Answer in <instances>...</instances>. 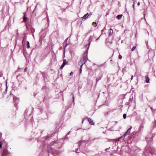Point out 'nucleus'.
I'll return each instance as SVG.
<instances>
[{
	"mask_svg": "<svg viewBox=\"0 0 156 156\" xmlns=\"http://www.w3.org/2000/svg\"><path fill=\"white\" fill-rule=\"evenodd\" d=\"M122 16V14L118 15L117 16L116 18L118 20H120Z\"/></svg>",
	"mask_w": 156,
	"mask_h": 156,
	"instance_id": "9d476101",
	"label": "nucleus"
},
{
	"mask_svg": "<svg viewBox=\"0 0 156 156\" xmlns=\"http://www.w3.org/2000/svg\"><path fill=\"white\" fill-rule=\"evenodd\" d=\"M2 143L1 142H0V149L2 147Z\"/></svg>",
	"mask_w": 156,
	"mask_h": 156,
	"instance_id": "bb28decb",
	"label": "nucleus"
},
{
	"mask_svg": "<svg viewBox=\"0 0 156 156\" xmlns=\"http://www.w3.org/2000/svg\"><path fill=\"white\" fill-rule=\"evenodd\" d=\"M18 30H17V34H18Z\"/></svg>",
	"mask_w": 156,
	"mask_h": 156,
	"instance_id": "49530a36",
	"label": "nucleus"
},
{
	"mask_svg": "<svg viewBox=\"0 0 156 156\" xmlns=\"http://www.w3.org/2000/svg\"><path fill=\"white\" fill-rule=\"evenodd\" d=\"M73 74V72H71L70 73V75H72Z\"/></svg>",
	"mask_w": 156,
	"mask_h": 156,
	"instance_id": "473e14b6",
	"label": "nucleus"
},
{
	"mask_svg": "<svg viewBox=\"0 0 156 156\" xmlns=\"http://www.w3.org/2000/svg\"><path fill=\"white\" fill-rule=\"evenodd\" d=\"M2 134L1 133H0V135L2 136Z\"/></svg>",
	"mask_w": 156,
	"mask_h": 156,
	"instance_id": "3c124183",
	"label": "nucleus"
},
{
	"mask_svg": "<svg viewBox=\"0 0 156 156\" xmlns=\"http://www.w3.org/2000/svg\"><path fill=\"white\" fill-rule=\"evenodd\" d=\"M146 82L147 83L149 82V79L148 77H146Z\"/></svg>",
	"mask_w": 156,
	"mask_h": 156,
	"instance_id": "a211bd4d",
	"label": "nucleus"
},
{
	"mask_svg": "<svg viewBox=\"0 0 156 156\" xmlns=\"http://www.w3.org/2000/svg\"><path fill=\"white\" fill-rule=\"evenodd\" d=\"M136 133L135 132H133L132 133L133 134V135H134Z\"/></svg>",
	"mask_w": 156,
	"mask_h": 156,
	"instance_id": "a18cd8bd",
	"label": "nucleus"
},
{
	"mask_svg": "<svg viewBox=\"0 0 156 156\" xmlns=\"http://www.w3.org/2000/svg\"><path fill=\"white\" fill-rule=\"evenodd\" d=\"M7 88H6V90L5 91V92L4 93H6L7 92Z\"/></svg>",
	"mask_w": 156,
	"mask_h": 156,
	"instance_id": "de8ad7c7",
	"label": "nucleus"
},
{
	"mask_svg": "<svg viewBox=\"0 0 156 156\" xmlns=\"http://www.w3.org/2000/svg\"><path fill=\"white\" fill-rule=\"evenodd\" d=\"M146 140L148 144L150 143L152 140V135L151 134H149V135L147 136L146 138Z\"/></svg>",
	"mask_w": 156,
	"mask_h": 156,
	"instance_id": "f03ea898",
	"label": "nucleus"
},
{
	"mask_svg": "<svg viewBox=\"0 0 156 156\" xmlns=\"http://www.w3.org/2000/svg\"><path fill=\"white\" fill-rule=\"evenodd\" d=\"M123 118L124 119H125L126 117V114H124L123 116Z\"/></svg>",
	"mask_w": 156,
	"mask_h": 156,
	"instance_id": "412c9836",
	"label": "nucleus"
},
{
	"mask_svg": "<svg viewBox=\"0 0 156 156\" xmlns=\"http://www.w3.org/2000/svg\"><path fill=\"white\" fill-rule=\"evenodd\" d=\"M133 9H134V4H133Z\"/></svg>",
	"mask_w": 156,
	"mask_h": 156,
	"instance_id": "c03bdc74",
	"label": "nucleus"
},
{
	"mask_svg": "<svg viewBox=\"0 0 156 156\" xmlns=\"http://www.w3.org/2000/svg\"><path fill=\"white\" fill-rule=\"evenodd\" d=\"M92 25L93 26H94V27H96L97 25V24H96V22H93V23H92Z\"/></svg>",
	"mask_w": 156,
	"mask_h": 156,
	"instance_id": "aec40b11",
	"label": "nucleus"
},
{
	"mask_svg": "<svg viewBox=\"0 0 156 156\" xmlns=\"http://www.w3.org/2000/svg\"><path fill=\"white\" fill-rule=\"evenodd\" d=\"M50 136H47L46 137V140H49V138L50 137Z\"/></svg>",
	"mask_w": 156,
	"mask_h": 156,
	"instance_id": "a878e982",
	"label": "nucleus"
},
{
	"mask_svg": "<svg viewBox=\"0 0 156 156\" xmlns=\"http://www.w3.org/2000/svg\"><path fill=\"white\" fill-rule=\"evenodd\" d=\"M27 18L24 16L23 17V21L25 22L27 21Z\"/></svg>",
	"mask_w": 156,
	"mask_h": 156,
	"instance_id": "dca6fc26",
	"label": "nucleus"
},
{
	"mask_svg": "<svg viewBox=\"0 0 156 156\" xmlns=\"http://www.w3.org/2000/svg\"><path fill=\"white\" fill-rule=\"evenodd\" d=\"M88 13H87L86 14L84 15V16L82 17L83 19H85L86 18L88 17H90L92 14V13H90L89 14H88Z\"/></svg>",
	"mask_w": 156,
	"mask_h": 156,
	"instance_id": "423d86ee",
	"label": "nucleus"
},
{
	"mask_svg": "<svg viewBox=\"0 0 156 156\" xmlns=\"http://www.w3.org/2000/svg\"><path fill=\"white\" fill-rule=\"evenodd\" d=\"M66 63L63 62L62 65L60 67V69H62L64 66L66 65Z\"/></svg>",
	"mask_w": 156,
	"mask_h": 156,
	"instance_id": "4468645a",
	"label": "nucleus"
},
{
	"mask_svg": "<svg viewBox=\"0 0 156 156\" xmlns=\"http://www.w3.org/2000/svg\"><path fill=\"white\" fill-rule=\"evenodd\" d=\"M133 76L132 75L131 76V80L133 79Z\"/></svg>",
	"mask_w": 156,
	"mask_h": 156,
	"instance_id": "79ce46f5",
	"label": "nucleus"
},
{
	"mask_svg": "<svg viewBox=\"0 0 156 156\" xmlns=\"http://www.w3.org/2000/svg\"><path fill=\"white\" fill-rule=\"evenodd\" d=\"M113 30L112 29H110L109 30V35H111L113 33Z\"/></svg>",
	"mask_w": 156,
	"mask_h": 156,
	"instance_id": "9b49d317",
	"label": "nucleus"
},
{
	"mask_svg": "<svg viewBox=\"0 0 156 156\" xmlns=\"http://www.w3.org/2000/svg\"><path fill=\"white\" fill-rule=\"evenodd\" d=\"M82 72V69L80 68V74Z\"/></svg>",
	"mask_w": 156,
	"mask_h": 156,
	"instance_id": "7c9ffc66",
	"label": "nucleus"
},
{
	"mask_svg": "<svg viewBox=\"0 0 156 156\" xmlns=\"http://www.w3.org/2000/svg\"><path fill=\"white\" fill-rule=\"evenodd\" d=\"M133 98H130L129 99V102H130V101H133Z\"/></svg>",
	"mask_w": 156,
	"mask_h": 156,
	"instance_id": "b1692460",
	"label": "nucleus"
},
{
	"mask_svg": "<svg viewBox=\"0 0 156 156\" xmlns=\"http://www.w3.org/2000/svg\"><path fill=\"white\" fill-rule=\"evenodd\" d=\"M151 109H153V108H152V107H151Z\"/></svg>",
	"mask_w": 156,
	"mask_h": 156,
	"instance_id": "603ef678",
	"label": "nucleus"
},
{
	"mask_svg": "<svg viewBox=\"0 0 156 156\" xmlns=\"http://www.w3.org/2000/svg\"><path fill=\"white\" fill-rule=\"evenodd\" d=\"M136 1H134V2H133V4H136Z\"/></svg>",
	"mask_w": 156,
	"mask_h": 156,
	"instance_id": "72a5a7b5",
	"label": "nucleus"
},
{
	"mask_svg": "<svg viewBox=\"0 0 156 156\" xmlns=\"http://www.w3.org/2000/svg\"><path fill=\"white\" fill-rule=\"evenodd\" d=\"M47 17V22L48 23L49 22V20L48 18Z\"/></svg>",
	"mask_w": 156,
	"mask_h": 156,
	"instance_id": "2f4dec72",
	"label": "nucleus"
},
{
	"mask_svg": "<svg viewBox=\"0 0 156 156\" xmlns=\"http://www.w3.org/2000/svg\"><path fill=\"white\" fill-rule=\"evenodd\" d=\"M140 5V2H138L137 3V5L138 6H139Z\"/></svg>",
	"mask_w": 156,
	"mask_h": 156,
	"instance_id": "37998d69",
	"label": "nucleus"
},
{
	"mask_svg": "<svg viewBox=\"0 0 156 156\" xmlns=\"http://www.w3.org/2000/svg\"><path fill=\"white\" fill-rule=\"evenodd\" d=\"M66 59H63V63H66Z\"/></svg>",
	"mask_w": 156,
	"mask_h": 156,
	"instance_id": "c85d7f7f",
	"label": "nucleus"
},
{
	"mask_svg": "<svg viewBox=\"0 0 156 156\" xmlns=\"http://www.w3.org/2000/svg\"><path fill=\"white\" fill-rule=\"evenodd\" d=\"M27 68H25V69H24V72H26V71H27Z\"/></svg>",
	"mask_w": 156,
	"mask_h": 156,
	"instance_id": "ea45409f",
	"label": "nucleus"
},
{
	"mask_svg": "<svg viewBox=\"0 0 156 156\" xmlns=\"http://www.w3.org/2000/svg\"><path fill=\"white\" fill-rule=\"evenodd\" d=\"M122 58V56L120 55H119V59H121Z\"/></svg>",
	"mask_w": 156,
	"mask_h": 156,
	"instance_id": "393cba45",
	"label": "nucleus"
},
{
	"mask_svg": "<svg viewBox=\"0 0 156 156\" xmlns=\"http://www.w3.org/2000/svg\"><path fill=\"white\" fill-rule=\"evenodd\" d=\"M100 36L99 37H98V38H97L96 40H95V41H97L98 40V39H99V38L100 37Z\"/></svg>",
	"mask_w": 156,
	"mask_h": 156,
	"instance_id": "f704fd0d",
	"label": "nucleus"
},
{
	"mask_svg": "<svg viewBox=\"0 0 156 156\" xmlns=\"http://www.w3.org/2000/svg\"><path fill=\"white\" fill-rule=\"evenodd\" d=\"M33 36L34 37V34H33Z\"/></svg>",
	"mask_w": 156,
	"mask_h": 156,
	"instance_id": "8fccbe9b",
	"label": "nucleus"
},
{
	"mask_svg": "<svg viewBox=\"0 0 156 156\" xmlns=\"http://www.w3.org/2000/svg\"><path fill=\"white\" fill-rule=\"evenodd\" d=\"M70 133V131H69V132L67 134H66V135L65 136V138L66 139H68V138L67 137V135H69V133Z\"/></svg>",
	"mask_w": 156,
	"mask_h": 156,
	"instance_id": "4be33fe9",
	"label": "nucleus"
},
{
	"mask_svg": "<svg viewBox=\"0 0 156 156\" xmlns=\"http://www.w3.org/2000/svg\"><path fill=\"white\" fill-rule=\"evenodd\" d=\"M72 94V98L73 99V105H74V104H75L74 101V95L73 94Z\"/></svg>",
	"mask_w": 156,
	"mask_h": 156,
	"instance_id": "2eb2a0df",
	"label": "nucleus"
},
{
	"mask_svg": "<svg viewBox=\"0 0 156 156\" xmlns=\"http://www.w3.org/2000/svg\"><path fill=\"white\" fill-rule=\"evenodd\" d=\"M1 135H0V138H1Z\"/></svg>",
	"mask_w": 156,
	"mask_h": 156,
	"instance_id": "864d4df0",
	"label": "nucleus"
},
{
	"mask_svg": "<svg viewBox=\"0 0 156 156\" xmlns=\"http://www.w3.org/2000/svg\"><path fill=\"white\" fill-rule=\"evenodd\" d=\"M76 153H78L79 152H77V150H78V148L76 149Z\"/></svg>",
	"mask_w": 156,
	"mask_h": 156,
	"instance_id": "58836bf2",
	"label": "nucleus"
},
{
	"mask_svg": "<svg viewBox=\"0 0 156 156\" xmlns=\"http://www.w3.org/2000/svg\"><path fill=\"white\" fill-rule=\"evenodd\" d=\"M3 74L2 73L0 74V77H2V76Z\"/></svg>",
	"mask_w": 156,
	"mask_h": 156,
	"instance_id": "e433bc0d",
	"label": "nucleus"
},
{
	"mask_svg": "<svg viewBox=\"0 0 156 156\" xmlns=\"http://www.w3.org/2000/svg\"><path fill=\"white\" fill-rule=\"evenodd\" d=\"M88 121L89 123L91 125H94V122H93V120L90 118H88Z\"/></svg>",
	"mask_w": 156,
	"mask_h": 156,
	"instance_id": "1a4fd4ad",
	"label": "nucleus"
},
{
	"mask_svg": "<svg viewBox=\"0 0 156 156\" xmlns=\"http://www.w3.org/2000/svg\"><path fill=\"white\" fill-rule=\"evenodd\" d=\"M13 100L15 103L14 105L16 107L17 106V104L19 102V99L16 96H13Z\"/></svg>",
	"mask_w": 156,
	"mask_h": 156,
	"instance_id": "20e7f679",
	"label": "nucleus"
},
{
	"mask_svg": "<svg viewBox=\"0 0 156 156\" xmlns=\"http://www.w3.org/2000/svg\"><path fill=\"white\" fill-rule=\"evenodd\" d=\"M96 38V37L95 35L93 34V35H91L90 36V38L89 40V43L87 45H89V46L88 47L87 49H88L89 45L90 44L91 42L93 41Z\"/></svg>",
	"mask_w": 156,
	"mask_h": 156,
	"instance_id": "7ed1b4c3",
	"label": "nucleus"
},
{
	"mask_svg": "<svg viewBox=\"0 0 156 156\" xmlns=\"http://www.w3.org/2000/svg\"><path fill=\"white\" fill-rule=\"evenodd\" d=\"M11 94L10 95H9V97H7V98H9V99L11 97Z\"/></svg>",
	"mask_w": 156,
	"mask_h": 156,
	"instance_id": "c9c22d12",
	"label": "nucleus"
},
{
	"mask_svg": "<svg viewBox=\"0 0 156 156\" xmlns=\"http://www.w3.org/2000/svg\"><path fill=\"white\" fill-rule=\"evenodd\" d=\"M68 38H66V39L65 41V43H66L65 44L66 45L64 47L65 48L67 47V45L69 44H67V41L68 40Z\"/></svg>",
	"mask_w": 156,
	"mask_h": 156,
	"instance_id": "ddd939ff",
	"label": "nucleus"
},
{
	"mask_svg": "<svg viewBox=\"0 0 156 156\" xmlns=\"http://www.w3.org/2000/svg\"><path fill=\"white\" fill-rule=\"evenodd\" d=\"M136 48V46L133 47L132 48L131 51H133V50H135V49Z\"/></svg>",
	"mask_w": 156,
	"mask_h": 156,
	"instance_id": "5701e85b",
	"label": "nucleus"
},
{
	"mask_svg": "<svg viewBox=\"0 0 156 156\" xmlns=\"http://www.w3.org/2000/svg\"><path fill=\"white\" fill-rule=\"evenodd\" d=\"M102 77V72H100L99 74V76H98V78H97L96 79H98L99 80L101 79Z\"/></svg>",
	"mask_w": 156,
	"mask_h": 156,
	"instance_id": "6e6552de",
	"label": "nucleus"
},
{
	"mask_svg": "<svg viewBox=\"0 0 156 156\" xmlns=\"http://www.w3.org/2000/svg\"><path fill=\"white\" fill-rule=\"evenodd\" d=\"M26 39L25 37H24L23 38V41L24 40Z\"/></svg>",
	"mask_w": 156,
	"mask_h": 156,
	"instance_id": "a19ab883",
	"label": "nucleus"
},
{
	"mask_svg": "<svg viewBox=\"0 0 156 156\" xmlns=\"http://www.w3.org/2000/svg\"><path fill=\"white\" fill-rule=\"evenodd\" d=\"M87 50L85 51L84 53V56L82 59H81L79 62V64H84L87 61Z\"/></svg>",
	"mask_w": 156,
	"mask_h": 156,
	"instance_id": "f257e3e1",
	"label": "nucleus"
},
{
	"mask_svg": "<svg viewBox=\"0 0 156 156\" xmlns=\"http://www.w3.org/2000/svg\"><path fill=\"white\" fill-rule=\"evenodd\" d=\"M99 81V80L98 79H96V83L98 82Z\"/></svg>",
	"mask_w": 156,
	"mask_h": 156,
	"instance_id": "4c0bfd02",
	"label": "nucleus"
},
{
	"mask_svg": "<svg viewBox=\"0 0 156 156\" xmlns=\"http://www.w3.org/2000/svg\"><path fill=\"white\" fill-rule=\"evenodd\" d=\"M130 103V102H129V101L128 102H126V105H129V104Z\"/></svg>",
	"mask_w": 156,
	"mask_h": 156,
	"instance_id": "cd10ccee",
	"label": "nucleus"
},
{
	"mask_svg": "<svg viewBox=\"0 0 156 156\" xmlns=\"http://www.w3.org/2000/svg\"><path fill=\"white\" fill-rule=\"evenodd\" d=\"M26 27H27V29L28 30V27L27 26H26Z\"/></svg>",
	"mask_w": 156,
	"mask_h": 156,
	"instance_id": "09e8293b",
	"label": "nucleus"
},
{
	"mask_svg": "<svg viewBox=\"0 0 156 156\" xmlns=\"http://www.w3.org/2000/svg\"><path fill=\"white\" fill-rule=\"evenodd\" d=\"M27 47L28 48H30L29 42L28 41L27 42Z\"/></svg>",
	"mask_w": 156,
	"mask_h": 156,
	"instance_id": "f3484780",
	"label": "nucleus"
},
{
	"mask_svg": "<svg viewBox=\"0 0 156 156\" xmlns=\"http://www.w3.org/2000/svg\"><path fill=\"white\" fill-rule=\"evenodd\" d=\"M132 128V126H130V128L128 129L127 131L125 133L124 135V137H125L126 135H128L129 134L130 132V130Z\"/></svg>",
	"mask_w": 156,
	"mask_h": 156,
	"instance_id": "0eeeda50",
	"label": "nucleus"
},
{
	"mask_svg": "<svg viewBox=\"0 0 156 156\" xmlns=\"http://www.w3.org/2000/svg\"><path fill=\"white\" fill-rule=\"evenodd\" d=\"M55 141H54L53 142L55 143Z\"/></svg>",
	"mask_w": 156,
	"mask_h": 156,
	"instance_id": "5fc2aeb1",
	"label": "nucleus"
},
{
	"mask_svg": "<svg viewBox=\"0 0 156 156\" xmlns=\"http://www.w3.org/2000/svg\"><path fill=\"white\" fill-rule=\"evenodd\" d=\"M9 153V152L6 149H4L2 154V156H7Z\"/></svg>",
	"mask_w": 156,
	"mask_h": 156,
	"instance_id": "39448f33",
	"label": "nucleus"
},
{
	"mask_svg": "<svg viewBox=\"0 0 156 156\" xmlns=\"http://www.w3.org/2000/svg\"><path fill=\"white\" fill-rule=\"evenodd\" d=\"M143 126L142 125H141L139 128V130L140 131L142 128H143Z\"/></svg>",
	"mask_w": 156,
	"mask_h": 156,
	"instance_id": "6ab92c4d",
	"label": "nucleus"
},
{
	"mask_svg": "<svg viewBox=\"0 0 156 156\" xmlns=\"http://www.w3.org/2000/svg\"><path fill=\"white\" fill-rule=\"evenodd\" d=\"M30 31L32 33L34 34L35 32V29L31 27L30 28Z\"/></svg>",
	"mask_w": 156,
	"mask_h": 156,
	"instance_id": "f8f14e48",
	"label": "nucleus"
},
{
	"mask_svg": "<svg viewBox=\"0 0 156 156\" xmlns=\"http://www.w3.org/2000/svg\"><path fill=\"white\" fill-rule=\"evenodd\" d=\"M79 65H80V68L82 69V66H83V65H82V64H79Z\"/></svg>",
	"mask_w": 156,
	"mask_h": 156,
	"instance_id": "c756f323",
	"label": "nucleus"
}]
</instances>
